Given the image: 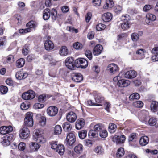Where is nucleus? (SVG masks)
Returning <instances> with one entry per match:
<instances>
[{
    "instance_id": "17",
    "label": "nucleus",
    "mask_w": 158,
    "mask_h": 158,
    "mask_svg": "<svg viewBox=\"0 0 158 158\" xmlns=\"http://www.w3.org/2000/svg\"><path fill=\"white\" fill-rule=\"evenodd\" d=\"M130 84V81L127 80L121 79L119 80L118 83V85L121 87H123L128 86Z\"/></svg>"
},
{
    "instance_id": "7",
    "label": "nucleus",
    "mask_w": 158,
    "mask_h": 158,
    "mask_svg": "<svg viewBox=\"0 0 158 158\" xmlns=\"http://www.w3.org/2000/svg\"><path fill=\"white\" fill-rule=\"evenodd\" d=\"M126 137L123 135L120 136L115 135L112 137V140L113 142L118 144L123 143Z\"/></svg>"
},
{
    "instance_id": "61",
    "label": "nucleus",
    "mask_w": 158,
    "mask_h": 158,
    "mask_svg": "<svg viewBox=\"0 0 158 158\" xmlns=\"http://www.w3.org/2000/svg\"><path fill=\"white\" fill-rule=\"evenodd\" d=\"M85 54L87 57L90 60L92 58V55L91 52L90 50H86L85 52Z\"/></svg>"
},
{
    "instance_id": "6",
    "label": "nucleus",
    "mask_w": 158,
    "mask_h": 158,
    "mask_svg": "<svg viewBox=\"0 0 158 158\" xmlns=\"http://www.w3.org/2000/svg\"><path fill=\"white\" fill-rule=\"evenodd\" d=\"M107 69L110 74L113 75L118 72L119 68L117 65L112 63L108 65Z\"/></svg>"
},
{
    "instance_id": "39",
    "label": "nucleus",
    "mask_w": 158,
    "mask_h": 158,
    "mask_svg": "<svg viewBox=\"0 0 158 158\" xmlns=\"http://www.w3.org/2000/svg\"><path fill=\"white\" fill-rule=\"evenodd\" d=\"M124 154V149L122 148H120L118 149L117 152L116 154V156L117 157L120 158L123 156Z\"/></svg>"
},
{
    "instance_id": "24",
    "label": "nucleus",
    "mask_w": 158,
    "mask_h": 158,
    "mask_svg": "<svg viewBox=\"0 0 158 158\" xmlns=\"http://www.w3.org/2000/svg\"><path fill=\"white\" fill-rule=\"evenodd\" d=\"M44 46L45 49L47 50H50L53 49L54 47V44L50 40H46L44 44Z\"/></svg>"
},
{
    "instance_id": "55",
    "label": "nucleus",
    "mask_w": 158,
    "mask_h": 158,
    "mask_svg": "<svg viewBox=\"0 0 158 158\" xmlns=\"http://www.w3.org/2000/svg\"><path fill=\"white\" fill-rule=\"evenodd\" d=\"M1 143L4 146H6L9 145L10 142L5 137H4L2 138Z\"/></svg>"
},
{
    "instance_id": "19",
    "label": "nucleus",
    "mask_w": 158,
    "mask_h": 158,
    "mask_svg": "<svg viewBox=\"0 0 158 158\" xmlns=\"http://www.w3.org/2000/svg\"><path fill=\"white\" fill-rule=\"evenodd\" d=\"M102 46L100 44L96 45L94 48L93 54L94 56H98L100 54L102 50Z\"/></svg>"
},
{
    "instance_id": "42",
    "label": "nucleus",
    "mask_w": 158,
    "mask_h": 158,
    "mask_svg": "<svg viewBox=\"0 0 158 158\" xmlns=\"http://www.w3.org/2000/svg\"><path fill=\"white\" fill-rule=\"evenodd\" d=\"M37 26V24L34 21H31L29 22L26 24L27 27L30 28H35Z\"/></svg>"
},
{
    "instance_id": "10",
    "label": "nucleus",
    "mask_w": 158,
    "mask_h": 158,
    "mask_svg": "<svg viewBox=\"0 0 158 158\" xmlns=\"http://www.w3.org/2000/svg\"><path fill=\"white\" fill-rule=\"evenodd\" d=\"M71 77L72 80L76 82H79L83 80L82 75L80 73H73L71 74Z\"/></svg>"
},
{
    "instance_id": "22",
    "label": "nucleus",
    "mask_w": 158,
    "mask_h": 158,
    "mask_svg": "<svg viewBox=\"0 0 158 158\" xmlns=\"http://www.w3.org/2000/svg\"><path fill=\"white\" fill-rule=\"evenodd\" d=\"M156 19V16L152 14L148 13L146 15L145 21L147 24H150L151 21H154Z\"/></svg>"
},
{
    "instance_id": "18",
    "label": "nucleus",
    "mask_w": 158,
    "mask_h": 158,
    "mask_svg": "<svg viewBox=\"0 0 158 158\" xmlns=\"http://www.w3.org/2000/svg\"><path fill=\"white\" fill-rule=\"evenodd\" d=\"M137 73L134 70H130L127 71L124 75L125 77L127 78H134L136 76Z\"/></svg>"
},
{
    "instance_id": "11",
    "label": "nucleus",
    "mask_w": 158,
    "mask_h": 158,
    "mask_svg": "<svg viewBox=\"0 0 158 158\" xmlns=\"http://www.w3.org/2000/svg\"><path fill=\"white\" fill-rule=\"evenodd\" d=\"M74 60L72 57H67L65 60V64L66 66L69 69H73L75 66L74 63H73Z\"/></svg>"
},
{
    "instance_id": "30",
    "label": "nucleus",
    "mask_w": 158,
    "mask_h": 158,
    "mask_svg": "<svg viewBox=\"0 0 158 158\" xmlns=\"http://www.w3.org/2000/svg\"><path fill=\"white\" fill-rule=\"evenodd\" d=\"M114 3L113 0H106V4L104 5L103 8L105 9L111 8L114 6Z\"/></svg>"
},
{
    "instance_id": "45",
    "label": "nucleus",
    "mask_w": 158,
    "mask_h": 158,
    "mask_svg": "<svg viewBox=\"0 0 158 158\" xmlns=\"http://www.w3.org/2000/svg\"><path fill=\"white\" fill-rule=\"evenodd\" d=\"M121 19L123 22L130 23V17L129 15H122L121 17Z\"/></svg>"
},
{
    "instance_id": "36",
    "label": "nucleus",
    "mask_w": 158,
    "mask_h": 158,
    "mask_svg": "<svg viewBox=\"0 0 158 158\" xmlns=\"http://www.w3.org/2000/svg\"><path fill=\"white\" fill-rule=\"evenodd\" d=\"M98 133L93 130H91L88 133V136L90 138H93L98 136Z\"/></svg>"
},
{
    "instance_id": "3",
    "label": "nucleus",
    "mask_w": 158,
    "mask_h": 158,
    "mask_svg": "<svg viewBox=\"0 0 158 158\" xmlns=\"http://www.w3.org/2000/svg\"><path fill=\"white\" fill-rule=\"evenodd\" d=\"M24 124L28 127H31L33 125V114L31 112H28L26 114L24 119Z\"/></svg>"
},
{
    "instance_id": "16",
    "label": "nucleus",
    "mask_w": 158,
    "mask_h": 158,
    "mask_svg": "<svg viewBox=\"0 0 158 158\" xmlns=\"http://www.w3.org/2000/svg\"><path fill=\"white\" fill-rule=\"evenodd\" d=\"M151 53L152 54L151 60L153 61H158V47H155L153 48Z\"/></svg>"
},
{
    "instance_id": "9",
    "label": "nucleus",
    "mask_w": 158,
    "mask_h": 158,
    "mask_svg": "<svg viewBox=\"0 0 158 158\" xmlns=\"http://www.w3.org/2000/svg\"><path fill=\"white\" fill-rule=\"evenodd\" d=\"M58 111L57 108L53 106L49 107L47 110V114L51 117L55 116L57 114Z\"/></svg>"
},
{
    "instance_id": "52",
    "label": "nucleus",
    "mask_w": 158,
    "mask_h": 158,
    "mask_svg": "<svg viewBox=\"0 0 158 158\" xmlns=\"http://www.w3.org/2000/svg\"><path fill=\"white\" fill-rule=\"evenodd\" d=\"M133 104L136 107L140 108L143 106V104L141 101H138L134 102Z\"/></svg>"
},
{
    "instance_id": "49",
    "label": "nucleus",
    "mask_w": 158,
    "mask_h": 158,
    "mask_svg": "<svg viewBox=\"0 0 158 158\" xmlns=\"http://www.w3.org/2000/svg\"><path fill=\"white\" fill-rule=\"evenodd\" d=\"M156 123L157 120L154 118H151L148 120V124L150 126H153L155 125Z\"/></svg>"
},
{
    "instance_id": "21",
    "label": "nucleus",
    "mask_w": 158,
    "mask_h": 158,
    "mask_svg": "<svg viewBox=\"0 0 158 158\" xmlns=\"http://www.w3.org/2000/svg\"><path fill=\"white\" fill-rule=\"evenodd\" d=\"M102 20L105 22H108L111 20L112 18V15L109 12L105 13L102 17Z\"/></svg>"
},
{
    "instance_id": "26",
    "label": "nucleus",
    "mask_w": 158,
    "mask_h": 158,
    "mask_svg": "<svg viewBox=\"0 0 158 158\" xmlns=\"http://www.w3.org/2000/svg\"><path fill=\"white\" fill-rule=\"evenodd\" d=\"M59 54L62 56H65L68 55V50L67 48L64 46L61 47L59 50Z\"/></svg>"
},
{
    "instance_id": "56",
    "label": "nucleus",
    "mask_w": 158,
    "mask_h": 158,
    "mask_svg": "<svg viewBox=\"0 0 158 158\" xmlns=\"http://www.w3.org/2000/svg\"><path fill=\"white\" fill-rule=\"evenodd\" d=\"M106 27L105 25L102 23H99L97 25L96 29L98 31H100L104 29Z\"/></svg>"
},
{
    "instance_id": "44",
    "label": "nucleus",
    "mask_w": 158,
    "mask_h": 158,
    "mask_svg": "<svg viewBox=\"0 0 158 158\" xmlns=\"http://www.w3.org/2000/svg\"><path fill=\"white\" fill-rule=\"evenodd\" d=\"M73 48L77 49H81L83 47L82 44L79 42H76L73 44Z\"/></svg>"
},
{
    "instance_id": "47",
    "label": "nucleus",
    "mask_w": 158,
    "mask_h": 158,
    "mask_svg": "<svg viewBox=\"0 0 158 158\" xmlns=\"http://www.w3.org/2000/svg\"><path fill=\"white\" fill-rule=\"evenodd\" d=\"M122 10V7L119 5L115 6L114 8V12L117 14L120 13L121 12Z\"/></svg>"
},
{
    "instance_id": "32",
    "label": "nucleus",
    "mask_w": 158,
    "mask_h": 158,
    "mask_svg": "<svg viewBox=\"0 0 158 158\" xmlns=\"http://www.w3.org/2000/svg\"><path fill=\"white\" fill-rule=\"evenodd\" d=\"M74 150L77 154H80L83 151V146L82 144H79L74 147Z\"/></svg>"
},
{
    "instance_id": "48",
    "label": "nucleus",
    "mask_w": 158,
    "mask_h": 158,
    "mask_svg": "<svg viewBox=\"0 0 158 158\" xmlns=\"http://www.w3.org/2000/svg\"><path fill=\"white\" fill-rule=\"evenodd\" d=\"M107 131L105 129H102L99 132L100 136L102 138H105L107 136Z\"/></svg>"
},
{
    "instance_id": "27",
    "label": "nucleus",
    "mask_w": 158,
    "mask_h": 158,
    "mask_svg": "<svg viewBox=\"0 0 158 158\" xmlns=\"http://www.w3.org/2000/svg\"><path fill=\"white\" fill-rule=\"evenodd\" d=\"M151 110L153 112H156L158 110V102L156 101H152L150 105Z\"/></svg>"
},
{
    "instance_id": "46",
    "label": "nucleus",
    "mask_w": 158,
    "mask_h": 158,
    "mask_svg": "<svg viewBox=\"0 0 158 158\" xmlns=\"http://www.w3.org/2000/svg\"><path fill=\"white\" fill-rule=\"evenodd\" d=\"M6 43V39L5 37L0 38V48H2L3 46H5Z\"/></svg>"
},
{
    "instance_id": "60",
    "label": "nucleus",
    "mask_w": 158,
    "mask_h": 158,
    "mask_svg": "<svg viewBox=\"0 0 158 158\" xmlns=\"http://www.w3.org/2000/svg\"><path fill=\"white\" fill-rule=\"evenodd\" d=\"M8 90V89L6 86H0V92L2 94L6 93Z\"/></svg>"
},
{
    "instance_id": "28",
    "label": "nucleus",
    "mask_w": 158,
    "mask_h": 158,
    "mask_svg": "<svg viewBox=\"0 0 158 158\" xmlns=\"http://www.w3.org/2000/svg\"><path fill=\"white\" fill-rule=\"evenodd\" d=\"M149 142L148 137L146 136L142 137L140 139L139 143L142 146H144L146 145Z\"/></svg>"
},
{
    "instance_id": "8",
    "label": "nucleus",
    "mask_w": 158,
    "mask_h": 158,
    "mask_svg": "<svg viewBox=\"0 0 158 158\" xmlns=\"http://www.w3.org/2000/svg\"><path fill=\"white\" fill-rule=\"evenodd\" d=\"M19 132V136L22 139H25L29 135L30 131L26 127H23Z\"/></svg>"
},
{
    "instance_id": "41",
    "label": "nucleus",
    "mask_w": 158,
    "mask_h": 158,
    "mask_svg": "<svg viewBox=\"0 0 158 158\" xmlns=\"http://www.w3.org/2000/svg\"><path fill=\"white\" fill-rule=\"evenodd\" d=\"M103 126L101 124L99 123L95 125L93 127L94 130L97 132L100 131L102 129Z\"/></svg>"
},
{
    "instance_id": "25",
    "label": "nucleus",
    "mask_w": 158,
    "mask_h": 158,
    "mask_svg": "<svg viewBox=\"0 0 158 158\" xmlns=\"http://www.w3.org/2000/svg\"><path fill=\"white\" fill-rule=\"evenodd\" d=\"M51 10L48 8L45 9L43 12V17L44 20H48L50 16Z\"/></svg>"
},
{
    "instance_id": "57",
    "label": "nucleus",
    "mask_w": 158,
    "mask_h": 158,
    "mask_svg": "<svg viewBox=\"0 0 158 158\" xmlns=\"http://www.w3.org/2000/svg\"><path fill=\"white\" fill-rule=\"evenodd\" d=\"M146 51L145 50L140 49L137 51L136 53L137 54L140 55L141 56V58H143L144 56V53Z\"/></svg>"
},
{
    "instance_id": "53",
    "label": "nucleus",
    "mask_w": 158,
    "mask_h": 158,
    "mask_svg": "<svg viewBox=\"0 0 158 158\" xmlns=\"http://www.w3.org/2000/svg\"><path fill=\"white\" fill-rule=\"evenodd\" d=\"M20 107L22 110H26L29 108V104L27 102H25L21 104Z\"/></svg>"
},
{
    "instance_id": "50",
    "label": "nucleus",
    "mask_w": 158,
    "mask_h": 158,
    "mask_svg": "<svg viewBox=\"0 0 158 158\" xmlns=\"http://www.w3.org/2000/svg\"><path fill=\"white\" fill-rule=\"evenodd\" d=\"M131 36L132 40L134 42L137 41L139 38V35L135 33L132 34Z\"/></svg>"
},
{
    "instance_id": "12",
    "label": "nucleus",
    "mask_w": 158,
    "mask_h": 158,
    "mask_svg": "<svg viewBox=\"0 0 158 158\" xmlns=\"http://www.w3.org/2000/svg\"><path fill=\"white\" fill-rule=\"evenodd\" d=\"M66 141L67 144L69 146L72 145L75 142V136L73 133H70L67 135Z\"/></svg>"
},
{
    "instance_id": "2",
    "label": "nucleus",
    "mask_w": 158,
    "mask_h": 158,
    "mask_svg": "<svg viewBox=\"0 0 158 158\" xmlns=\"http://www.w3.org/2000/svg\"><path fill=\"white\" fill-rule=\"evenodd\" d=\"M51 148L57 152L60 155H63L64 152V147L61 145H58L57 142L52 141L51 143Z\"/></svg>"
},
{
    "instance_id": "62",
    "label": "nucleus",
    "mask_w": 158,
    "mask_h": 158,
    "mask_svg": "<svg viewBox=\"0 0 158 158\" xmlns=\"http://www.w3.org/2000/svg\"><path fill=\"white\" fill-rule=\"evenodd\" d=\"M26 147L25 144L23 142H20L18 145V148L19 150L23 151Z\"/></svg>"
},
{
    "instance_id": "63",
    "label": "nucleus",
    "mask_w": 158,
    "mask_h": 158,
    "mask_svg": "<svg viewBox=\"0 0 158 158\" xmlns=\"http://www.w3.org/2000/svg\"><path fill=\"white\" fill-rule=\"evenodd\" d=\"M101 2V0H93V5L95 6H99Z\"/></svg>"
},
{
    "instance_id": "64",
    "label": "nucleus",
    "mask_w": 158,
    "mask_h": 158,
    "mask_svg": "<svg viewBox=\"0 0 158 158\" xmlns=\"http://www.w3.org/2000/svg\"><path fill=\"white\" fill-rule=\"evenodd\" d=\"M104 105L105 107V109L108 112L110 111V109L111 107V104L109 102H105Z\"/></svg>"
},
{
    "instance_id": "59",
    "label": "nucleus",
    "mask_w": 158,
    "mask_h": 158,
    "mask_svg": "<svg viewBox=\"0 0 158 158\" xmlns=\"http://www.w3.org/2000/svg\"><path fill=\"white\" fill-rule=\"evenodd\" d=\"M29 48L28 46L25 45L22 49V53L24 55H27L29 52Z\"/></svg>"
},
{
    "instance_id": "14",
    "label": "nucleus",
    "mask_w": 158,
    "mask_h": 158,
    "mask_svg": "<svg viewBox=\"0 0 158 158\" xmlns=\"http://www.w3.org/2000/svg\"><path fill=\"white\" fill-rule=\"evenodd\" d=\"M77 115L75 113L72 111L69 112L66 116L67 120L71 123L75 122L77 119Z\"/></svg>"
},
{
    "instance_id": "13",
    "label": "nucleus",
    "mask_w": 158,
    "mask_h": 158,
    "mask_svg": "<svg viewBox=\"0 0 158 158\" xmlns=\"http://www.w3.org/2000/svg\"><path fill=\"white\" fill-rule=\"evenodd\" d=\"M13 129L11 126H2L0 128V133L2 135H5L11 132Z\"/></svg>"
},
{
    "instance_id": "38",
    "label": "nucleus",
    "mask_w": 158,
    "mask_h": 158,
    "mask_svg": "<svg viewBox=\"0 0 158 158\" xmlns=\"http://www.w3.org/2000/svg\"><path fill=\"white\" fill-rule=\"evenodd\" d=\"M62 132V128L59 125H57L55 127L54 133L55 135H59Z\"/></svg>"
},
{
    "instance_id": "31",
    "label": "nucleus",
    "mask_w": 158,
    "mask_h": 158,
    "mask_svg": "<svg viewBox=\"0 0 158 158\" xmlns=\"http://www.w3.org/2000/svg\"><path fill=\"white\" fill-rule=\"evenodd\" d=\"M62 127L64 130L66 132L70 131L72 128V125L68 122H64L62 125Z\"/></svg>"
},
{
    "instance_id": "20",
    "label": "nucleus",
    "mask_w": 158,
    "mask_h": 158,
    "mask_svg": "<svg viewBox=\"0 0 158 158\" xmlns=\"http://www.w3.org/2000/svg\"><path fill=\"white\" fill-rule=\"evenodd\" d=\"M28 73L26 72H23L19 71L16 73L15 77L17 79L21 80L26 78L28 76Z\"/></svg>"
},
{
    "instance_id": "5",
    "label": "nucleus",
    "mask_w": 158,
    "mask_h": 158,
    "mask_svg": "<svg viewBox=\"0 0 158 158\" xmlns=\"http://www.w3.org/2000/svg\"><path fill=\"white\" fill-rule=\"evenodd\" d=\"M35 96V92L33 90H29L23 93L22 95V98L25 100H27L33 99Z\"/></svg>"
},
{
    "instance_id": "35",
    "label": "nucleus",
    "mask_w": 158,
    "mask_h": 158,
    "mask_svg": "<svg viewBox=\"0 0 158 158\" xmlns=\"http://www.w3.org/2000/svg\"><path fill=\"white\" fill-rule=\"evenodd\" d=\"M94 151L98 155H102L104 154V149L100 146L96 147L94 149Z\"/></svg>"
},
{
    "instance_id": "15",
    "label": "nucleus",
    "mask_w": 158,
    "mask_h": 158,
    "mask_svg": "<svg viewBox=\"0 0 158 158\" xmlns=\"http://www.w3.org/2000/svg\"><path fill=\"white\" fill-rule=\"evenodd\" d=\"M93 96L95 102L97 103H101L104 100V98L100 94L94 91L93 93Z\"/></svg>"
},
{
    "instance_id": "54",
    "label": "nucleus",
    "mask_w": 158,
    "mask_h": 158,
    "mask_svg": "<svg viewBox=\"0 0 158 158\" xmlns=\"http://www.w3.org/2000/svg\"><path fill=\"white\" fill-rule=\"evenodd\" d=\"M130 27V23L123 22L121 24V27L123 30H126Z\"/></svg>"
},
{
    "instance_id": "51",
    "label": "nucleus",
    "mask_w": 158,
    "mask_h": 158,
    "mask_svg": "<svg viewBox=\"0 0 158 158\" xmlns=\"http://www.w3.org/2000/svg\"><path fill=\"white\" fill-rule=\"evenodd\" d=\"M47 98V96L45 94L40 95L38 97L39 102H43L46 101Z\"/></svg>"
},
{
    "instance_id": "33",
    "label": "nucleus",
    "mask_w": 158,
    "mask_h": 158,
    "mask_svg": "<svg viewBox=\"0 0 158 158\" xmlns=\"http://www.w3.org/2000/svg\"><path fill=\"white\" fill-rule=\"evenodd\" d=\"M59 15H60L58 14L57 16V11L55 9L53 8L51 10L50 16H51V18L53 21L56 20L58 16Z\"/></svg>"
},
{
    "instance_id": "40",
    "label": "nucleus",
    "mask_w": 158,
    "mask_h": 158,
    "mask_svg": "<svg viewBox=\"0 0 158 158\" xmlns=\"http://www.w3.org/2000/svg\"><path fill=\"white\" fill-rule=\"evenodd\" d=\"M139 98L140 96L139 94L137 93H135L130 96L129 98L130 100L132 101L134 99H138Z\"/></svg>"
},
{
    "instance_id": "1",
    "label": "nucleus",
    "mask_w": 158,
    "mask_h": 158,
    "mask_svg": "<svg viewBox=\"0 0 158 158\" xmlns=\"http://www.w3.org/2000/svg\"><path fill=\"white\" fill-rule=\"evenodd\" d=\"M34 134L33 135L34 140L38 143L44 144L46 141V139L44 137V131L41 129H36L34 131Z\"/></svg>"
},
{
    "instance_id": "37",
    "label": "nucleus",
    "mask_w": 158,
    "mask_h": 158,
    "mask_svg": "<svg viewBox=\"0 0 158 158\" xmlns=\"http://www.w3.org/2000/svg\"><path fill=\"white\" fill-rule=\"evenodd\" d=\"M116 125L114 123H110L108 127L109 131L110 133H114L116 129Z\"/></svg>"
},
{
    "instance_id": "23",
    "label": "nucleus",
    "mask_w": 158,
    "mask_h": 158,
    "mask_svg": "<svg viewBox=\"0 0 158 158\" xmlns=\"http://www.w3.org/2000/svg\"><path fill=\"white\" fill-rule=\"evenodd\" d=\"M85 120L83 119H78L76 122L75 126L77 130L81 129L85 125Z\"/></svg>"
},
{
    "instance_id": "43",
    "label": "nucleus",
    "mask_w": 158,
    "mask_h": 158,
    "mask_svg": "<svg viewBox=\"0 0 158 158\" xmlns=\"http://www.w3.org/2000/svg\"><path fill=\"white\" fill-rule=\"evenodd\" d=\"M79 137L81 139H84L87 135V131L85 130H83L79 132L78 133Z\"/></svg>"
},
{
    "instance_id": "34",
    "label": "nucleus",
    "mask_w": 158,
    "mask_h": 158,
    "mask_svg": "<svg viewBox=\"0 0 158 158\" xmlns=\"http://www.w3.org/2000/svg\"><path fill=\"white\" fill-rule=\"evenodd\" d=\"M25 62V60L23 58H20L17 60L16 65L18 68H21L24 65Z\"/></svg>"
},
{
    "instance_id": "58",
    "label": "nucleus",
    "mask_w": 158,
    "mask_h": 158,
    "mask_svg": "<svg viewBox=\"0 0 158 158\" xmlns=\"http://www.w3.org/2000/svg\"><path fill=\"white\" fill-rule=\"evenodd\" d=\"M46 118L44 116H41L40 120V125L42 126H44L46 124Z\"/></svg>"
},
{
    "instance_id": "4",
    "label": "nucleus",
    "mask_w": 158,
    "mask_h": 158,
    "mask_svg": "<svg viewBox=\"0 0 158 158\" xmlns=\"http://www.w3.org/2000/svg\"><path fill=\"white\" fill-rule=\"evenodd\" d=\"M74 64L77 67L85 68L87 66L88 62L85 59L80 58L75 60Z\"/></svg>"
},
{
    "instance_id": "29",
    "label": "nucleus",
    "mask_w": 158,
    "mask_h": 158,
    "mask_svg": "<svg viewBox=\"0 0 158 158\" xmlns=\"http://www.w3.org/2000/svg\"><path fill=\"white\" fill-rule=\"evenodd\" d=\"M40 145L39 144L37 143L32 142L29 144V147L32 151H36L40 148Z\"/></svg>"
}]
</instances>
